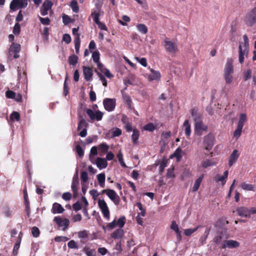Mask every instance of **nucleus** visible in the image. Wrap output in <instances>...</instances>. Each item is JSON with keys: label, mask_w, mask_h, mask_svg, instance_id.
Instances as JSON below:
<instances>
[{"label": "nucleus", "mask_w": 256, "mask_h": 256, "mask_svg": "<svg viewBox=\"0 0 256 256\" xmlns=\"http://www.w3.org/2000/svg\"><path fill=\"white\" fill-rule=\"evenodd\" d=\"M97 167L101 170L105 168L108 166V162L106 160L101 158H98L96 162Z\"/></svg>", "instance_id": "22"}, {"label": "nucleus", "mask_w": 256, "mask_h": 256, "mask_svg": "<svg viewBox=\"0 0 256 256\" xmlns=\"http://www.w3.org/2000/svg\"><path fill=\"white\" fill-rule=\"evenodd\" d=\"M238 53H239V58H238L239 62L240 64H242L244 61V56L246 54H247L248 53L242 52L241 48H240V50H238Z\"/></svg>", "instance_id": "57"}, {"label": "nucleus", "mask_w": 256, "mask_h": 256, "mask_svg": "<svg viewBox=\"0 0 256 256\" xmlns=\"http://www.w3.org/2000/svg\"><path fill=\"white\" fill-rule=\"evenodd\" d=\"M100 54L98 50L94 51L92 54V58L93 61L96 64L100 62Z\"/></svg>", "instance_id": "45"}, {"label": "nucleus", "mask_w": 256, "mask_h": 256, "mask_svg": "<svg viewBox=\"0 0 256 256\" xmlns=\"http://www.w3.org/2000/svg\"><path fill=\"white\" fill-rule=\"evenodd\" d=\"M53 4L49 0H46L43 3L42 8L46 9V10H50L51 9Z\"/></svg>", "instance_id": "46"}, {"label": "nucleus", "mask_w": 256, "mask_h": 256, "mask_svg": "<svg viewBox=\"0 0 256 256\" xmlns=\"http://www.w3.org/2000/svg\"><path fill=\"white\" fill-rule=\"evenodd\" d=\"M86 112L92 120H96L100 121L102 120L104 114L99 110L94 112L92 109L87 108Z\"/></svg>", "instance_id": "4"}, {"label": "nucleus", "mask_w": 256, "mask_h": 256, "mask_svg": "<svg viewBox=\"0 0 256 256\" xmlns=\"http://www.w3.org/2000/svg\"><path fill=\"white\" fill-rule=\"evenodd\" d=\"M20 45L17 43L12 42L9 48V52L10 54L11 52L14 53L13 56L14 58H18L20 57L18 53L20 51Z\"/></svg>", "instance_id": "12"}, {"label": "nucleus", "mask_w": 256, "mask_h": 256, "mask_svg": "<svg viewBox=\"0 0 256 256\" xmlns=\"http://www.w3.org/2000/svg\"><path fill=\"white\" fill-rule=\"evenodd\" d=\"M94 72L96 73L97 75L100 78V80L102 82L103 86H107V82H106V80L105 77L100 72H99L98 70L95 69Z\"/></svg>", "instance_id": "42"}, {"label": "nucleus", "mask_w": 256, "mask_h": 256, "mask_svg": "<svg viewBox=\"0 0 256 256\" xmlns=\"http://www.w3.org/2000/svg\"><path fill=\"white\" fill-rule=\"evenodd\" d=\"M132 134L131 136L132 140L134 144L138 143V140L140 135V132L136 128L133 129Z\"/></svg>", "instance_id": "28"}, {"label": "nucleus", "mask_w": 256, "mask_h": 256, "mask_svg": "<svg viewBox=\"0 0 256 256\" xmlns=\"http://www.w3.org/2000/svg\"><path fill=\"white\" fill-rule=\"evenodd\" d=\"M28 5L27 0H12L10 4V8L16 10L18 8H24Z\"/></svg>", "instance_id": "7"}, {"label": "nucleus", "mask_w": 256, "mask_h": 256, "mask_svg": "<svg viewBox=\"0 0 256 256\" xmlns=\"http://www.w3.org/2000/svg\"><path fill=\"white\" fill-rule=\"evenodd\" d=\"M190 112L194 122L202 120V114L198 112L197 108H193L190 110Z\"/></svg>", "instance_id": "17"}, {"label": "nucleus", "mask_w": 256, "mask_h": 256, "mask_svg": "<svg viewBox=\"0 0 256 256\" xmlns=\"http://www.w3.org/2000/svg\"><path fill=\"white\" fill-rule=\"evenodd\" d=\"M98 182L101 188H104L105 186V180L106 176L104 173H101L97 175L96 176Z\"/></svg>", "instance_id": "30"}, {"label": "nucleus", "mask_w": 256, "mask_h": 256, "mask_svg": "<svg viewBox=\"0 0 256 256\" xmlns=\"http://www.w3.org/2000/svg\"><path fill=\"white\" fill-rule=\"evenodd\" d=\"M138 30L140 32H147L148 28L144 24H140L137 25Z\"/></svg>", "instance_id": "60"}, {"label": "nucleus", "mask_w": 256, "mask_h": 256, "mask_svg": "<svg viewBox=\"0 0 256 256\" xmlns=\"http://www.w3.org/2000/svg\"><path fill=\"white\" fill-rule=\"evenodd\" d=\"M123 98L124 100L126 102L127 105L128 106H130L132 103V100L130 98V97L127 94H125L123 95Z\"/></svg>", "instance_id": "61"}, {"label": "nucleus", "mask_w": 256, "mask_h": 256, "mask_svg": "<svg viewBox=\"0 0 256 256\" xmlns=\"http://www.w3.org/2000/svg\"><path fill=\"white\" fill-rule=\"evenodd\" d=\"M98 148L102 153L105 154L108 151L109 147L106 143H102L98 145Z\"/></svg>", "instance_id": "35"}, {"label": "nucleus", "mask_w": 256, "mask_h": 256, "mask_svg": "<svg viewBox=\"0 0 256 256\" xmlns=\"http://www.w3.org/2000/svg\"><path fill=\"white\" fill-rule=\"evenodd\" d=\"M150 70L151 74L148 75V79L150 81L160 79V74L158 71L154 70L152 68H150Z\"/></svg>", "instance_id": "26"}, {"label": "nucleus", "mask_w": 256, "mask_h": 256, "mask_svg": "<svg viewBox=\"0 0 256 256\" xmlns=\"http://www.w3.org/2000/svg\"><path fill=\"white\" fill-rule=\"evenodd\" d=\"M204 174H202L199 176L198 178L196 180L192 188V192H195L198 190L200 184L204 178Z\"/></svg>", "instance_id": "29"}, {"label": "nucleus", "mask_w": 256, "mask_h": 256, "mask_svg": "<svg viewBox=\"0 0 256 256\" xmlns=\"http://www.w3.org/2000/svg\"><path fill=\"white\" fill-rule=\"evenodd\" d=\"M155 128L156 126L152 123H148L146 124L144 127V130L149 132H152L155 130Z\"/></svg>", "instance_id": "49"}, {"label": "nucleus", "mask_w": 256, "mask_h": 256, "mask_svg": "<svg viewBox=\"0 0 256 256\" xmlns=\"http://www.w3.org/2000/svg\"><path fill=\"white\" fill-rule=\"evenodd\" d=\"M124 235V231L122 228H118L115 230L110 234V236L114 239L121 238Z\"/></svg>", "instance_id": "24"}, {"label": "nucleus", "mask_w": 256, "mask_h": 256, "mask_svg": "<svg viewBox=\"0 0 256 256\" xmlns=\"http://www.w3.org/2000/svg\"><path fill=\"white\" fill-rule=\"evenodd\" d=\"M72 195L70 192H64L62 195V198L66 201H68L71 200Z\"/></svg>", "instance_id": "59"}, {"label": "nucleus", "mask_w": 256, "mask_h": 256, "mask_svg": "<svg viewBox=\"0 0 256 256\" xmlns=\"http://www.w3.org/2000/svg\"><path fill=\"white\" fill-rule=\"evenodd\" d=\"M210 231V228H206V230H205V232H204V235L200 238V240L202 244H204L206 243V240L208 237V236L209 234Z\"/></svg>", "instance_id": "48"}, {"label": "nucleus", "mask_w": 256, "mask_h": 256, "mask_svg": "<svg viewBox=\"0 0 256 256\" xmlns=\"http://www.w3.org/2000/svg\"><path fill=\"white\" fill-rule=\"evenodd\" d=\"M245 22L246 24L250 26H253L256 22V7L246 14Z\"/></svg>", "instance_id": "2"}, {"label": "nucleus", "mask_w": 256, "mask_h": 256, "mask_svg": "<svg viewBox=\"0 0 256 256\" xmlns=\"http://www.w3.org/2000/svg\"><path fill=\"white\" fill-rule=\"evenodd\" d=\"M84 251L86 256H96L94 249H90L89 247L86 246L84 248Z\"/></svg>", "instance_id": "34"}, {"label": "nucleus", "mask_w": 256, "mask_h": 256, "mask_svg": "<svg viewBox=\"0 0 256 256\" xmlns=\"http://www.w3.org/2000/svg\"><path fill=\"white\" fill-rule=\"evenodd\" d=\"M69 238L65 236H58L54 238V240L56 242H66L69 240Z\"/></svg>", "instance_id": "54"}, {"label": "nucleus", "mask_w": 256, "mask_h": 256, "mask_svg": "<svg viewBox=\"0 0 256 256\" xmlns=\"http://www.w3.org/2000/svg\"><path fill=\"white\" fill-rule=\"evenodd\" d=\"M106 195L116 204H119L120 198L114 190L108 189Z\"/></svg>", "instance_id": "13"}, {"label": "nucleus", "mask_w": 256, "mask_h": 256, "mask_svg": "<svg viewBox=\"0 0 256 256\" xmlns=\"http://www.w3.org/2000/svg\"><path fill=\"white\" fill-rule=\"evenodd\" d=\"M98 206L105 218L108 220L110 218V214L108 208L104 200H98Z\"/></svg>", "instance_id": "3"}, {"label": "nucleus", "mask_w": 256, "mask_h": 256, "mask_svg": "<svg viewBox=\"0 0 256 256\" xmlns=\"http://www.w3.org/2000/svg\"><path fill=\"white\" fill-rule=\"evenodd\" d=\"M194 132L196 135L200 136L202 134L203 132H206L208 129V126L204 124L202 120L194 122Z\"/></svg>", "instance_id": "5"}, {"label": "nucleus", "mask_w": 256, "mask_h": 256, "mask_svg": "<svg viewBox=\"0 0 256 256\" xmlns=\"http://www.w3.org/2000/svg\"><path fill=\"white\" fill-rule=\"evenodd\" d=\"M140 212L138 213V214L142 216H146V209L143 208L142 204L140 202H138L136 204Z\"/></svg>", "instance_id": "41"}, {"label": "nucleus", "mask_w": 256, "mask_h": 256, "mask_svg": "<svg viewBox=\"0 0 256 256\" xmlns=\"http://www.w3.org/2000/svg\"><path fill=\"white\" fill-rule=\"evenodd\" d=\"M174 170V168L168 169L166 173L167 178H174L175 176Z\"/></svg>", "instance_id": "64"}, {"label": "nucleus", "mask_w": 256, "mask_h": 256, "mask_svg": "<svg viewBox=\"0 0 256 256\" xmlns=\"http://www.w3.org/2000/svg\"><path fill=\"white\" fill-rule=\"evenodd\" d=\"M200 226H198L194 228L186 229L184 231V234L186 236H190L192 234L196 231Z\"/></svg>", "instance_id": "40"}, {"label": "nucleus", "mask_w": 256, "mask_h": 256, "mask_svg": "<svg viewBox=\"0 0 256 256\" xmlns=\"http://www.w3.org/2000/svg\"><path fill=\"white\" fill-rule=\"evenodd\" d=\"M236 212L238 215L240 216L250 218L249 209L246 207L241 206L238 208L236 210Z\"/></svg>", "instance_id": "18"}, {"label": "nucleus", "mask_w": 256, "mask_h": 256, "mask_svg": "<svg viewBox=\"0 0 256 256\" xmlns=\"http://www.w3.org/2000/svg\"><path fill=\"white\" fill-rule=\"evenodd\" d=\"M163 44L166 50L174 54L178 51V46L176 40H171L168 38H165L163 42Z\"/></svg>", "instance_id": "1"}, {"label": "nucleus", "mask_w": 256, "mask_h": 256, "mask_svg": "<svg viewBox=\"0 0 256 256\" xmlns=\"http://www.w3.org/2000/svg\"><path fill=\"white\" fill-rule=\"evenodd\" d=\"M117 158H118V160L121 166L124 168H126L127 166L124 161L123 155L120 150V152L117 154Z\"/></svg>", "instance_id": "37"}, {"label": "nucleus", "mask_w": 256, "mask_h": 256, "mask_svg": "<svg viewBox=\"0 0 256 256\" xmlns=\"http://www.w3.org/2000/svg\"><path fill=\"white\" fill-rule=\"evenodd\" d=\"M82 70L84 79L87 82L90 81L93 76L92 68L86 66H83Z\"/></svg>", "instance_id": "15"}, {"label": "nucleus", "mask_w": 256, "mask_h": 256, "mask_svg": "<svg viewBox=\"0 0 256 256\" xmlns=\"http://www.w3.org/2000/svg\"><path fill=\"white\" fill-rule=\"evenodd\" d=\"M241 188L246 190H252L254 191V185L251 184H246L245 182H243L241 184Z\"/></svg>", "instance_id": "33"}, {"label": "nucleus", "mask_w": 256, "mask_h": 256, "mask_svg": "<svg viewBox=\"0 0 256 256\" xmlns=\"http://www.w3.org/2000/svg\"><path fill=\"white\" fill-rule=\"evenodd\" d=\"M76 34V37L74 39V48L76 50V54L79 53V50L80 45V34L79 33H73Z\"/></svg>", "instance_id": "25"}, {"label": "nucleus", "mask_w": 256, "mask_h": 256, "mask_svg": "<svg viewBox=\"0 0 256 256\" xmlns=\"http://www.w3.org/2000/svg\"><path fill=\"white\" fill-rule=\"evenodd\" d=\"M64 211V208L58 202H54L52 204L51 212L52 214H62Z\"/></svg>", "instance_id": "19"}, {"label": "nucleus", "mask_w": 256, "mask_h": 256, "mask_svg": "<svg viewBox=\"0 0 256 256\" xmlns=\"http://www.w3.org/2000/svg\"><path fill=\"white\" fill-rule=\"evenodd\" d=\"M239 157V154H238V151L236 150H234L232 151V154H230L229 161H228V165L229 166H232L233 164L236 161Z\"/></svg>", "instance_id": "21"}, {"label": "nucleus", "mask_w": 256, "mask_h": 256, "mask_svg": "<svg viewBox=\"0 0 256 256\" xmlns=\"http://www.w3.org/2000/svg\"><path fill=\"white\" fill-rule=\"evenodd\" d=\"M242 128L239 126L236 127V128L234 132V136L237 138H239L241 134Z\"/></svg>", "instance_id": "62"}, {"label": "nucleus", "mask_w": 256, "mask_h": 256, "mask_svg": "<svg viewBox=\"0 0 256 256\" xmlns=\"http://www.w3.org/2000/svg\"><path fill=\"white\" fill-rule=\"evenodd\" d=\"M183 127L184 128V133L186 136H190L191 134V127L188 120H184L183 124Z\"/></svg>", "instance_id": "27"}, {"label": "nucleus", "mask_w": 256, "mask_h": 256, "mask_svg": "<svg viewBox=\"0 0 256 256\" xmlns=\"http://www.w3.org/2000/svg\"><path fill=\"white\" fill-rule=\"evenodd\" d=\"M79 185V180L78 172L74 176L72 184V190L73 192L74 198H77L78 196V188Z\"/></svg>", "instance_id": "11"}, {"label": "nucleus", "mask_w": 256, "mask_h": 256, "mask_svg": "<svg viewBox=\"0 0 256 256\" xmlns=\"http://www.w3.org/2000/svg\"><path fill=\"white\" fill-rule=\"evenodd\" d=\"M16 95V93L12 90H8L6 92V96L8 98H14Z\"/></svg>", "instance_id": "63"}, {"label": "nucleus", "mask_w": 256, "mask_h": 256, "mask_svg": "<svg viewBox=\"0 0 256 256\" xmlns=\"http://www.w3.org/2000/svg\"><path fill=\"white\" fill-rule=\"evenodd\" d=\"M103 104L106 110L112 112L115 108L116 100L115 98H106L103 100Z\"/></svg>", "instance_id": "6"}, {"label": "nucleus", "mask_w": 256, "mask_h": 256, "mask_svg": "<svg viewBox=\"0 0 256 256\" xmlns=\"http://www.w3.org/2000/svg\"><path fill=\"white\" fill-rule=\"evenodd\" d=\"M91 16L92 17L94 22L97 25H98L100 22L99 20L100 14L98 12H92L91 14Z\"/></svg>", "instance_id": "43"}, {"label": "nucleus", "mask_w": 256, "mask_h": 256, "mask_svg": "<svg viewBox=\"0 0 256 256\" xmlns=\"http://www.w3.org/2000/svg\"><path fill=\"white\" fill-rule=\"evenodd\" d=\"M233 60L231 58H228L224 68V74H232L234 72Z\"/></svg>", "instance_id": "16"}, {"label": "nucleus", "mask_w": 256, "mask_h": 256, "mask_svg": "<svg viewBox=\"0 0 256 256\" xmlns=\"http://www.w3.org/2000/svg\"><path fill=\"white\" fill-rule=\"evenodd\" d=\"M76 152L80 157H82L84 155V150L82 148V146L78 144L76 146Z\"/></svg>", "instance_id": "52"}, {"label": "nucleus", "mask_w": 256, "mask_h": 256, "mask_svg": "<svg viewBox=\"0 0 256 256\" xmlns=\"http://www.w3.org/2000/svg\"><path fill=\"white\" fill-rule=\"evenodd\" d=\"M214 142V136L212 133H209L204 137V144L205 146V148L206 150H210L213 146Z\"/></svg>", "instance_id": "8"}, {"label": "nucleus", "mask_w": 256, "mask_h": 256, "mask_svg": "<svg viewBox=\"0 0 256 256\" xmlns=\"http://www.w3.org/2000/svg\"><path fill=\"white\" fill-rule=\"evenodd\" d=\"M167 166V160H163L160 164V168H159V172L160 174H162L165 168Z\"/></svg>", "instance_id": "47"}, {"label": "nucleus", "mask_w": 256, "mask_h": 256, "mask_svg": "<svg viewBox=\"0 0 256 256\" xmlns=\"http://www.w3.org/2000/svg\"><path fill=\"white\" fill-rule=\"evenodd\" d=\"M54 221L59 227L62 228L63 230H65L68 228L70 224V221L68 219L66 218L62 219L60 216L54 217Z\"/></svg>", "instance_id": "9"}, {"label": "nucleus", "mask_w": 256, "mask_h": 256, "mask_svg": "<svg viewBox=\"0 0 256 256\" xmlns=\"http://www.w3.org/2000/svg\"><path fill=\"white\" fill-rule=\"evenodd\" d=\"M240 246V242L238 241L232 240H224L220 248H234L239 247Z\"/></svg>", "instance_id": "10"}, {"label": "nucleus", "mask_w": 256, "mask_h": 256, "mask_svg": "<svg viewBox=\"0 0 256 256\" xmlns=\"http://www.w3.org/2000/svg\"><path fill=\"white\" fill-rule=\"evenodd\" d=\"M32 234L34 237H38L40 234V232L38 228H37L36 226L32 227Z\"/></svg>", "instance_id": "56"}, {"label": "nucleus", "mask_w": 256, "mask_h": 256, "mask_svg": "<svg viewBox=\"0 0 256 256\" xmlns=\"http://www.w3.org/2000/svg\"><path fill=\"white\" fill-rule=\"evenodd\" d=\"M243 38L244 42H240L238 50H240V48H241L242 52L248 53L249 48L248 39L246 34L244 36Z\"/></svg>", "instance_id": "14"}, {"label": "nucleus", "mask_w": 256, "mask_h": 256, "mask_svg": "<svg viewBox=\"0 0 256 256\" xmlns=\"http://www.w3.org/2000/svg\"><path fill=\"white\" fill-rule=\"evenodd\" d=\"M224 78L226 84H230L232 82V74H224Z\"/></svg>", "instance_id": "55"}, {"label": "nucleus", "mask_w": 256, "mask_h": 256, "mask_svg": "<svg viewBox=\"0 0 256 256\" xmlns=\"http://www.w3.org/2000/svg\"><path fill=\"white\" fill-rule=\"evenodd\" d=\"M2 212L7 218L11 217L12 211L10 210V206L6 204H2L1 206Z\"/></svg>", "instance_id": "20"}, {"label": "nucleus", "mask_w": 256, "mask_h": 256, "mask_svg": "<svg viewBox=\"0 0 256 256\" xmlns=\"http://www.w3.org/2000/svg\"><path fill=\"white\" fill-rule=\"evenodd\" d=\"M126 218L124 216L120 218L117 221H116V226L120 228H122L126 223Z\"/></svg>", "instance_id": "38"}, {"label": "nucleus", "mask_w": 256, "mask_h": 256, "mask_svg": "<svg viewBox=\"0 0 256 256\" xmlns=\"http://www.w3.org/2000/svg\"><path fill=\"white\" fill-rule=\"evenodd\" d=\"M112 137L119 136L122 134V130L118 128H115L112 130Z\"/></svg>", "instance_id": "44"}, {"label": "nucleus", "mask_w": 256, "mask_h": 256, "mask_svg": "<svg viewBox=\"0 0 256 256\" xmlns=\"http://www.w3.org/2000/svg\"><path fill=\"white\" fill-rule=\"evenodd\" d=\"M81 183H85L88 180V174L87 172L83 171L80 174Z\"/></svg>", "instance_id": "51"}, {"label": "nucleus", "mask_w": 256, "mask_h": 256, "mask_svg": "<svg viewBox=\"0 0 256 256\" xmlns=\"http://www.w3.org/2000/svg\"><path fill=\"white\" fill-rule=\"evenodd\" d=\"M78 118L79 122L78 123V130H80L82 128H86L88 126V124L86 122V120L80 114H78Z\"/></svg>", "instance_id": "23"}, {"label": "nucleus", "mask_w": 256, "mask_h": 256, "mask_svg": "<svg viewBox=\"0 0 256 256\" xmlns=\"http://www.w3.org/2000/svg\"><path fill=\"white\" fill-rule=\"evenodd\" d=\"M68 246L70 248H78V246L76 242L74 240H71L68 243Z\"/></svg>", "instance_id": "58"}, {"label": "nucleus", "mask_w": 256, "mask_h": 256, "mask_svg": "<svg viewBox=\"0 0 256 256\" xmlns=\"http://www.w3.org/2000/svg\"><path fill=\"white\" fill-rule=\"evenodd\" d=\"M70 6L74 12L76 13H78V12L79 7L76 0H72L70 4Z\"/></svg>", "instance_id": "36"}, {"label": "nucleus", "mask_w": 256, "mask_h": 256, "mask_svg": "<svg viewBox=\"0 0 256 256\" xmlns=\"http://www.w3.org/2000/svg\"><path fill=\"white\" fill-rule=\"evenodd\" d=\"M252 75V70L250 69H248L244 72V80L250 79Z\"/></svg>", "instance_id": "50"}, {"label": "nucleus", "mask_w": 256, "mask_h": 256, "mask_svg": "<svg viewBox=\"0 0 256 256\" xmlns=\"http://www.w3.org/2000/svg\"><path fill=\"white\" fill-rule=\"evenodd\" d=\"M247 120V116L246 114H240L238 124V126L243 128L244 123Z\"/></svg>", "instance_id": "31"}, {"label": "nucleus", "mask_w": 256, "mask_h": 256, "mask_svg": "<svg viewBox=\"0 0 256 256\" xmlns=\"http://www.w3.org/2000/svg\"><path fill=\"white\" fill-rule=\"evenodd\" d=\"M78 62V57L75 55L72 54L68 58V62L70 65L76 66Z\"/></svg>", "instance_id": "32"}, {"label": "nucleus", "mask_w": 256, "mask_h": 256, "mask_svg": "<svg viewBox=\"0 0 256 256\" xmlns=\"http://www.w3.org/2000/svg\"><path fill=\"white\" fill-rule=\"evenodd\" d=\"M214 162L210 160H204L202 164V166L204 168H206L208 166H212L214 165Z\"/></svg>", "instance_id": "53"}, {"label": "nucleus", "mask_w": 256, "mask_h": 256, "mask_svg": "<svg viewBox=\"0 0 256 256\" xmlns=\"http://www.w3.org/2000/svg\"><path fill=\"white\" fill-rule=\"evenodd\" d=\"M10 119L12 121L14 120L19 121L20 120V114L17 112H13L10 115Z\"/></svg>", "instance_id": "39"}]
</instances>
